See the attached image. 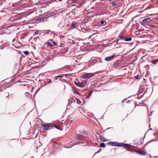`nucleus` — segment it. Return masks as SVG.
Segmentation results:
<instances>
[{
  "mask_svg": "<svg viewBox=\"0 0 158 158\" xmlns=\"http://www.w3.org/2000/svg\"><path fill=\"white\" fill-rule=\"evenodd\" d=\"M70 25L69 22L67 20H63L61 21L58 24V26L63 30L66 31L69 29V27Z\"/></svg>",
  "mask_w": 158,
  "mask_h": 158,
  "instance_id": "nucleus-1",
  "label": "nucleus"
},
{
  "mask_svg": "<svg viewBox=\"0 0 158 158\" xmlns=\"http://www.w3.org/2000/svg\"><path fill=\"white\" fill-rule=\"evenodd\" d=\"M108 144L112 146H115L116 147H123L125 148L127 147V146H130L128 144L124 143H119L115 142H109L108 143Z\"/></svg>",
  "mask_w": 158,
  "mask_h": 158,
  "instance_id": "nucleus-2",
  "label": "nucleus"
},
{
  "mask_svg": "<svg viewBox=\"0 0 158 158\" xmlns=\"http://www.w3.org/2000/svg\"><path fill=\"white\" fill-rule=\"evenodd\" d=\"M42 128L44 130H48L53 128L54 125L52 124H43L42 125Z\"/></svg>",
  "mask_w": 158,
  "mask_h": 158,
  "instance_id": "nucleus-3",
  "label": "nucleus"
},
{
  "mask_svg": "<svg viewBox=\"0 0 158 158\" xmlns=\"http://www.w3.org/2000/svg\"><path fill=\"white\" fill-rule=\"evenodd\" d=\"M96 73H85L82 76V77L84 79H89L94 76Z\"/></svg>",
  "mask_w": 158,
  "mask_h": 158,
  "instance_id": "nucleus-4",
  "label": "nucleus"
},
{
  "mask_svg": "<svg viewBox=\"0 0 158 158\" xmlns=\"http://www.w3.org/2000/svg\"><path fill=\"white\" fill-rule=\"evenodd\" d=\"M75 137L78 140H83V137L81 135L77 134L76 135Z\"/></svg>",
  "mask_w": 158,
  "mask_h": 158,
  "instance_id": "nucleus-5",
  "label": "nucleus"
},
{
  "mask_svg": "<svg viewBox=\"0 0 158 158\" xmlns=\"http://www.w3.org/2000/svg\"><path fill=\"white\" fill-rule=\"evenodd\" d=\"M114 57V56L113 55L111 56H108L106 57L105 60L106 61H109L112 60Z\"/></svg>",
  "mask_w": 158,
  "mask_h": 158,
  "instance_id": "nucleus-6",
  "label": "nucleus"
},
{
  "mask_svg": "<svg viewBox=\"0 0 158 158\" xmlns=\"http://www.w3.org/2000/svg\"><path fill=\"white\" fill-rule=\"evenodd\" d=\"M150 19V18H147L144 19L143 21V23L145 24L146 25L148 24V21Z\"/></svg>",
  "mask_w": 158,
  "mask_h": 158,
  "instance_id": "nucleus-7",
  "label": "nucleus"
},
{
  "mask_svg": "<svg viewBox=\"0 0 158 158\" xmlns=\"http://www.w3.org/2000/svg\"><path fill=\"white\" fill-rule=\"evenodd\" d=\"M69 102L67 107H68V106H69L72 102H74L75 100L73 98H71L68 100Z\"/></svg>",
  "mask_w": 158,
  "mask_h": 158,
  "instance_id": "nucleus-8",
  "label": "nucleus"
},
{
  "mask_svg": "<svg viewBox=\"0 0 158 158\" xmlns=\"http://www.w3.org/2000/svg\"><path fill=\"white\" fill-rule=\"evenodd\" d=\"M84 143V142H80V141L76 142L74 143V144L73 145H72V146H71L69 147H65L66 148H71V147H72L74 145L77 144H79V143Z\"/></svg>",
  "mask_w": 158,
  "mask_h": 158,
  "instance_id": "nucleus-9",
  "label": "nucleus"
},
{
  "mask_svg": "<svg viewBox=\"0 0 158 158\" xmlns=\"http://www.w3.org/2000/svg\"><path fill=\"white\" fill-rule=\"evenodd\" d=\"M100 138L103 141H108V140L106 139L103 136L101 135H99Z\"/></svg>",
  "mask_w": 158,
  "mask_h": 158,
  "instance_id": "nucleus-10",
  "label": "nucleus"
},
{
  "mask_svg": "<svg viewBox=\"0 0 158 158\" xmlns=\"http://www.w3.org/2000/svg\"><path fill=\"white\" fill-rule=\"evenodd\" d=\"M86 84V82L84 81L83 82H82L81 83V87H84Z\"/></svg>",
  "mask_w": 158,
  "mask_h": 158,
  "instance_id": "nucleus-11",
  "label": "nucleus"
},
{
  "mask_svg": "<svg viewBox=\"0 0 158 158\" xmlns=\"http://www.w3.org/2000/svg\"><path fill=\"white\" fill-rule=\"evenodd\" d=\"M136 152H137V153L139 154H140L145 155L146 154V153L144 152H143L140 151H136Z\"/></svg>",
  "mask_w": 158,
  "mask_h": 158,
  "instance_id": "nucleus-12",
  "label": "nucleus"
},
{
  "mask_svg": "<svg viewBox=\"0 0 158 158\" xmlns=\"http://www.w3.org/2000/svg\"><path fill=\"white\" fill-rule=\"evenodd\" d=\"M100 24L102 26H105L106 24V22L104 20L100 21Z\"/></svg>",
  "mask_w": 158,
  "mask_h": 158,
  "instance_id": "nucleus-13",
  "label": "nucleus"
},
{
  "mask_svg": "<svg viewBox=\"0 0 158 158\" xmlns=\"http://www.w3.org/2000/svg\"><path fill=\"white\" fill-rule=\"evenodd\" d=\"M157 62H158V59H156L155 60L151 61L152 63L154 64H156Z\"/></svg>",
  "mask_w": 158,
  "mask_h": 158,
  "instance_id": "nucleus-14",
  "label": "nucleus"
},
{
  "mask_svg": "<svg viewBox=\"0 0 158 158\" xmlns=\"http://www.w3.org/2000/svg\"><path fill=\"white\" fill-rule=\"evenodd\" d=\"M132 40V38L131 37L128 38L125 37V40L126 41H130Z\"/></svg>",
  "mask_w": 158,
  "mask_h": 158,
  "instance_id": "nucleus-15",
  "label": "nucleus"
},
{
  "mask_svg": "<svg viewBox=\"0 0 158 158\" xmlns=\"http://www.w3.org/2000/svg\"><path fill=\"white\" fill-rule=\"evenodd\" d=\"M114 65L115 67H117L120 65V64L116 62L114 64Z\"/></svg>",
  "mask_w": 158,
  "mask_h": 158,
  "instance_id": "nucleus-16",
  "label": "nucleus"
},
{
  "mask_svg": "<svg viewBox=\"0 0 158 158\" xmlns=\"http://www.w3.org/2000/svg\"><path fill=\"white\" fill-rule=\"evenodd\" d=\"M111 3H112V4L113 6H116L118 5V4L114 2H112Z\"/></svg>",
  "mask_w": 158,
  "mask_h": 158,
  "instance_id": "nucleus-17",
  "label": "nucleus"
},
{
  "mask_svg": "<svg viewBox=\"0 0 158 158\" xmlns=\"http://www.w3.org/2000/svg\"><path fill=\"white\" fill-rule=\"evenodd\" d=\"M74 83L77 86L79 87H81V83L77 82H75Z\"/></svg>",
  "mask_w": 158,
  "mask_h": 158,
  "instance_id": "nucleus-18",
  "label": "nucleus"
},
{
  "mask_svg": "<svg viewBox=\"0 0 158 158\" xmlns=\"http://www.w3.org/2000/svg\"><path fill=\"white\" fill-rule=\"evenodd\" d=\"M92 91H90V92L89 93L88 95H87L86 97L87 98H88L91 95L92 93Z\"/></svg>",
  "mask_w": 158,
  "mask_h": 158,
  "instance_id": "nucleus-19",
  "label": "nucleus"
},
{
  "mask_svg": "<svg viewBox=\"0 0 158 158\" xmlns=\"http://www.w3.org/2000/svg\"><path fill=\"white\" fill-rule=\"evenodd\" d=\"M119 37L120 39L125 40V37H124L122 35H119Z\"/></svg>",
  "mask_w": 158,
  "mask_h": 158,
  "instance_id": "nucleus-20",
  "label": "nucleus"
},
{
  "mask_svg": "<svg viewBox=\"0 0 158 158\" xmlns=\"http://www.w3.org/2000/svg\"><path fill=\"white\" fill-rule=\"evenodd\" d=\"M105 144L104 143H102L100 144V147H101L105 148Z\"/></svg>",
  "mask_w": 158,
  "mask_h": 158,
  "instance_id": "nucleus-21",
  "label": "nucleus"
},
{
  "mask_svg": "<svg viewBox=\"0 0 158 158\" xmlns=\"http://www.w3.org/2000/svg\"><path fill=\"white\" fill-rule=\"evenodd\" d=\"M77 24V23H75V22L73 23L71 25V27H74Z\"/></svg>",
  "mask_w": 158,
  "mask_h": 158,
  "instance_id": "nucleus-22",
  "label": "nucleus"
},
{
  "mask_svg": "<svg viewBox=\"0 0 158 158\" xmlns=\"http://www.w3.org/2000/svg\"><path fill=\"white\" fill-rule=\"evenodd\" d=\"M24 54L25 55H28L29 54V52L27 51H24Z\"/></svg>",
  "mask_w": 158,
  "mask_h": 158,
  "instance_id": "nucleus-23",
  "label": "nucleus"
},
{
  "mask_svg": "<svg viewBox=\"0 0 158 158\" xmlns=\"http://www.w3.org/2000/svg\"><path fill=\"white\" fill-rule=\"evenodd\" d=\"M77 102L78 104H80L81 103V102L78 99H76Z\"/></svg>",
  "mask_w": 158,
  "mask_h": 158,
  "instance_id": "nucleus-24",
  "label": "nucleus"
},
{
  "mask_svg": "<svg viewBox=\"0 0 158 158\" xmlns=\"http://www.w3.org/2000/svg\"><path fill=\"white\" fill-rule=\"evenodd\" d=\"M47 44L48 45H49L51 47H52L53 46V45L50 42H48L47 43Z\"/></svg>",
  "mask_w": 158,
  "mask_h": 158,
  "instance_id": "nucleus-25",
  "label": "nucleus"
},
{
  "mask_svg": "<svg viewBox=\"0 0 158 158\" xmlns=\"http://www.w3.org/2000/svg\"><path fill=\"white\" fill-rule=\"evenodd\" d=\"M54 127H55L57 129H58V130H61L60 129V127H58L57 126H56V125H54Z\"/></svg>",
  "mask_w": 158,
  "mask_h": 158,
  "instance_id": "nucleus-26",
  "label": "nucleus"
},
{
  "mask_svg": "<svg viewBox=\"0 0 158 158\" xmlns=\"http://www.w3.org/2000/svg\"><path fill=\"white\" fill-rule=\"evenodd\" d=\"M44 19H46V17H41V18H40V20H43Z\"/></svg>",
  "mask_w": 158,
  "mask_h": 158,
  "instance_id": "nucleus-27",
  "label": "nucleus"
},
{
  "mask_svg": "<svg viewBox=\"0 0 158 158\" xmlns=\"http://www.w3.org/2000/svg\"><path fill=\"white\" fill-rule=\"evenodd\" d=\"M135 78L136 79H138L139 78V76H135Z\"/></svg>",
  "mask_w": 158,
  "mask_h": 158,
  "instance_id": "nucleus-28",
  "label": "nucleus"
},
{
  "mask_svg": "<svg viewBox=\"0 0 158 158\" xmlns=\"http://www.w3.org/2000/svg\"><path fill=\"white\" fill-rule=\"evenodd\" d=\"M75 92H74V93H75V94H78L79 95V93L77 92V91H76L75 90H74Z\"/></svg>",
  "mask_w": 158,
  "mask_h": 158,
  "instance_id": "nucleus-29",
  "label": "nucleus"
},
{
  "mask_svg": "<svg viewBox=\"0 0 158 158\" xmlns=\"http://www.w3.org/2000/svg\"><path fill=\"white\" fill-rule=\"evenodd\" d=\"M100 151H101V150H98L97 152H96L95 153V154H94V155H95V154H96V153H98Z\"/></svg>",
  "mask_w": 158,
  "mask_h": 158,
  "instance_id": "nucleus-30",
  "label": "nucleus"
},
{
  "mask_svg": "<svg viewBox=\"0 0 158 158\" xmlns=\"http://www.w3.org/2000/svg\"><path fill=\"white\" fill-rule=\"evenodd\" d=\"M52 43H53V44H54V45H56V43H55V42L54 41H53Z\"/></svg>",
  "mask_w": 158,
  "mask_h": 158,
  "instance_id": "nucleus-31",
  "label": "nucleus"
},
{
  "mask_svg": "<svg viewBox=\"0 0 158 158\" xmlns=\"http://www.w3.org/2000/svg\"><path fill=\"white\" fill-rule=\"evenodd\" d=\"M56 77H62V76H56Z\"/></svg>",
  "mask_w": 158,
  "mask_h": 158,
  "instance_id": "nucleus-32",
  "label": "nucleus"
},
{
  "mask_svg": "<svg viewBox=\"0 0 158 158\" xmlns=\"http://www.w3.org/2000/svg\"><path fill=\"white\" fill-rule=\"evenodd\" d=\"M4 12V11L3 10H2L0 11L1 12Z\"/></svg>",
  "mask_w": 158,
  "mask_h": 158,
  "instance_id": "nucleus-33",
  "label": "nucleus"
},
{
  "mask_svg": "<svg viewBox=\"0 0 158 158\" xmlns=\"http://www.w3.org/2000/svg\"><path fill=\"white\" fill-rule=\"evenodd\" d=\"M38 32L36 31L35 32V35H36V34H38Z\"/></svg>",
  "mask_w": 158,
  "mask_h": 158,
  "instance_id": "nucleus-34",
  "label": "nucleus"
},
{
  "mask_svg": "<svg viewBox=\"0 0 158 158\" xmlns=\"http://www.w3.org/2000/svg\"><path fill=\"white\" fill-rule=\"evenodd\" d=\"M84 134L85 135L86 134V135H88V134H87V133H86V132H85L84 133Z\"/></svg>",
  "mask_w": 158,
  "mask_h": 158,
  "instance_id": "nucleus-35",
  "label": "nucleus"
},
{
  "mask_svg": "<svg viewBox=\"0 0 158 158\" xmlns=\"http://www.w3.org/2000/svg\"><path fill=\"white\" fill-rule=\"evenodd\" d=\"M62 0H58V1H60V2Z\"/></svg>",
  "mask_w": 158,
  "mask_h": 158,
  "instance_id": "nucleus-36",
  "label": "nucleus"
},
{
  "mask_svg": "<svg viewBox=\"0 0 158 158\" xmlns=\"http://www.w3.org/2000/svg\"><path fill=\"white\" fill-rule=\"evenodd\" d=\"M15 40V39H14L13 40V42L14 41V40Z\"/></svg>",
  "mask_w": 158,
  "mask_h": 158,
  "instance_id": "nucleus-37",
  "label": "nucleus"
},
{
  "mask_svg": "<svg viewBox=\"0 0 158 158\" xmlns=\"http://www.w3.org/2000/svg\"><path fill=\"white\" fill-rule=\"evenodd\" d=\"M52 82L51 81H49V83H50V82Z\"/></svg>",
  "mask_w": 158,
  "mask_h": 158,
  "instance_id": "nucleus-38",
  "label": "nucleus"
},
{
  "mask_svg": "<svg viewBox=\"0 0 158 158\" xmlns=\"http://www.w3.org/2000/svg\"><path fill=\"white\" fill-rule=\"evenodd\" d=\"M153 140H155V139H153Z\"/></svg>",
  "mask_w": 158,
  "mask_h": 158,
  "instance_id": "nucleus-39",
  "label": "nucleus"
},
{
  "mask_svg": "<svg viewBox=\"0 0 158 158\" xmlns=\"http://www.w3.org/2000/svg\"><path fill=\"white\" fill-rule=\"evenodd\" d=\"M52 40L51 39V41H52Z\"/></svg>",
  "mask_w": 158,
  "mask_h": 158,
  "instance_id": "nucleus-40",
  "label": "nucleus"
}]
</instances>
